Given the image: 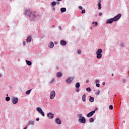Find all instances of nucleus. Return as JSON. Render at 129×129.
I'll return each instance as SVG.
<instances>
[{
    "mask_svg": "<svg viewBox=\"0 0 129 129\" xmlns=\"http://www.w3.org/2000/svg\"><path fill=\"white\" fill-rule=\"evenodd\" d=\"M79 10H83V8L81 6H79Z\"/></svg>",
    "mask_w": 129,
    "mask_h": 129,
    "instance_id": "obj_32",
    "label": "nucleus"
},
{
    "mask_svg": "<svg viewBox=\"0 0 129 129\" xmlns=\"http://www.w3.org/2000/svg\"><path fill=\"white\" fill-rule=\"evenodd\" d=\"M55 96H56V93L55 92V91L53 90L51 92H50V98L51 99H53V98H55Z\"/></svg>",
    "mask_w": 129,
    "mask_h": 129,
    "instance_id": "obj_5",
    "label": "nucleus"
},
{
    "mask_svg": "<svg viewBox=\"0 0 129 129\" xmlns=\"http://www.w3.org/2000/svg\"><path fill=\"white\" fill-rule=\"evenodd\" d=\"M99 93H100V91H98L97 95H98V94H99Z\"/></svg>",
    "mask_w": 129,
    "mask_h": 129,
    "instance_id": "obj_43",
    "label": "nucleus"
},
{
    "mask_svg": "<svg viewBox=\"0 0 129 129\" xmlns=\"http://www.w3.org/2000/svg\"><path fill=\"white\" fill-rule=\"evenodd\" d=\"M94 113H95V110L92 111L87 114V117H91V116H92Z\"/></svg>",
    "mask_w": 129,
    "mask_h": 129,
    "instance_id": "obj_8",
    "label": "nucleus"
},
{
    "mask_svg": "<svg viewBox=\"0 0 129 129\" xmlns=\"http://www.w3.org/2000/svg\"><path fill=\"white\" fill-rule=\"evenodd\" d=\"M122 81L123 83H124V82H125V79H123Z\"/></svg>",
    "mask_w": 129,
    "mask_h": 129,
    "instance_id": "obj_39",
    "label": "nucleus"
},
{
    "mask_svg": "<svg viewBox=\"0 0 129 129\" xmlns=\"http://www.w3.org/2000/svg\"><path fill=\"white\" fill-rule=\"evenodd\" d=\"M52 10H53V11H55V8H52Z\"/></svg>",
    "mask_w": 129,
    "mask_h": 129,
    "instance_id": "obj_44",
    "label": "nucleus"
},
{
    "mask_svg": "<svg viewBox=\"0 0 129 129\" xmlns=\"http://www.w3.org/2000/svg\"><path fill=\"white\" fill-rule=\"evenodd\" d=\"M47 117L49 118V119H52V118H54V114H52V113H47Z\"/></svg>",
    "mask_w": 129,
    "mask_h": 129,
    "instance_id": "obj_9",
    "label": "nucleus"
},
{
    "mask_svg": "<svg viewBox=\"0 0 129 129\" xmlns=\"http://www.w3.org/2000/svg\"><path fill=\"white\" fill-rule=\"evenodd\" d=\"M89 121L90 122H93V121H94V119H93V118H90Z\"/></svg>",
    "mask_w": 129,
    "mask_h": 129,
    "instance_id": "obj_21",
    "label": "nucleus"
},
{
    "mask_svg": "<svg viewBox=\"0 0 129 129\" xmlns=\"http://www.w3.org/2000/svg\"><path fill=\"white\" fill-rule=\"evenodd\" d=\"M32 41V37L31 36H28L27 38V41L28 42H31Z\"/></svg>",
    "mask_w": 129,
    "mask_h": 129,
    "instance_id": "obj_20",
    "label": "nucleus"
},
{
    "mask_svg": "<svg viewBox=\"0 0 129 129\" xmlns=\"http://www.w3.org/2000/svg\"><path fill=\"white\" fill-rule=\"evenodd\" d=\"M23 129H27V127H25Z\"/></svg>",
    "mask_w": 129,
    "mask_h": 129,
    "instance_id": "obj_48",
    "label": "nucleus"
},
{
    "mask_svg": "<svg viewBox=\"0 0 129 129\" xmlns=\"http://www.w3.org/2000/svg\"><path fill=\"white\" fill-rule=\"evenodd\" d=\"M98 10H101V4L100 3L98 4Z\"/></svg>",
    "mask_w": 129,
    "mask_h": 129,
    "instance_id": "obj_23",
    "label": "nucleus"
},
{
    "mask_svg": "<svg viewBox=\"0 0 129 129\" xmlns=\"http://www.w3.org/2000/svg\"><path fill=\"white\" fill-rule=\"evenodd\" d=\"M93 24H95L94 27H97V25H98V23H97V22H93L92 24L93 25Z\"/></svg>",
    "mask_w": 129,
    "mask_h": 129,
    "instance_id": "obj_26",
    "label": "nucleus"
},
{
    "mask_svg": "<svg viewBox=\"0 0 129 129\" xmlns=\"http://www.w3.org/2000/svg\"><path fill=\"white\" fill-rule=\"evenodd\" d=\"M60 12L61 13H65L66 12V8H62L60 9Z\"/></svg>",
    "mask_w": 129,
    "mask_h": 129,
    "instance_id": "obj_17",
    "label": "nucleus"
},
{
    "mask_svg": "<svg viewBox=\"0 0 129 129\" xmlns=\"http://www.w3.org/2000/svg\"><path fill=\"white\" fill-rule=\"evenodd\" d=\"M56 1H57V2H61V1L62 0H56Z\"/></svg>",
    "mask_w": 129,
    "mask_h": 129,
    "instance_id": "obj_46",
    "label": "nucleus"
},
{
    "mask_svg": "<svg viewBox=\"0 0 129 129\" xmlns=\"http://www.w3.org/2000/svg\"><path fill=\"white\" fill-rule=\"evenodd\" d=\"M49 47H50V48H53V47H54V43L51 42Z\"/></svg>",
    "mask_w": 129,
    "mask_h": 129,
    "instance_id": "obj_22",
    "label": "nucleus"
},
{
    "mask_svg": "<svg viewBox=\"0 0 129 129\" xmlns=\"http://www.w3.org/2000/svg\"><path fill=\"white\" fill-rule=\"evenodd\" d=\"M23 46H26V41H24L23 43Z\"/></svg>",
    "mask_w": 129,
    "mask_h": 129,
    "instance_id": "obj_36",
    "label": "nucleus"
},
{
    "mask_svg": "<svg viewBox=\"0 0 129 129\" xmlns=\"http://www.w3.org/2000/svg\"><path fill=\"white\" fill-rule=\"evenodd\" d=\"M78 54H81V50H78Z\"/></svg>",
    "mask_w": 129,
    "mask_h": 129,
    "instance_id": "obj_35",
    "label": "nucleus"
},
{
    "mask_svg": "<svg viewBox=\"0 0 129 129\" xmlns=\"http://www.w3.org/2000/svg\"><path fill=\"white\" fill-rule=\"evenodd\" d=\"M31 91H32V90H28L26 92V94H30L31 93Z\"/></svg>",
    "mask_w": 129,
    "mask_h": 129,
    "instance_id": "obj_24",
    "label": "nucleus"
},
{
    "mask_svg": "<svg viewBox=\"0 0 129 129\" xmlns=\"http://www.w3.org/2000/svg\"><path fill=\"white\" fill-rule=\"evenodd\" d=\"M96 86H97V87H100V84H96Z\"/></svg>",
    "mask_w": 129,
    "mask_h": 129,
    "instance_id": "obj_33",
    "label": "nucleus"
},
{
    "mask_svg": "<svg viewBox=\"0 0 129 129\" xmlns=\"http://www.w3.org/2000/svg\"><path fill=\"white\" fill-rule=\"evenodd\" d=\"M57 77H58V78H60V77H62V73L61 72H58L56 74Z\"/></svg>",
    "mask_w": 129,
    "mask_h": 129,
    "instance_id": "obj_13",
    "label": "nucleus"
},
{
    "mask_svg": "<svg viewBox=\"0 0 129 129\" xmlns=\"http://www.w3.org/2000/svg\"><path fill=\"white\" fill-rule=\"evenodd\" d=\"M59 28L60 30H62V28H61V26H59Z\"/></svg>",
    "mask_w": 129,
    "mask_h": 129,
    "instance_id": "obj_45",
    "label": "nucleus"
},
{
    "mask_svg": "<svg viewBox=\"0 0 129 129\" xmlns=\"http://www.w3.org/2000/svg\"><path fill=\"white\" fill-rule=\"evenodd\" d=\"M26 62L28 66H31V65H32V62L30 60H26Z\"/></svg>",
    "mask_w": 129,
    "mask_h": 129,
    "instance_id": "obj_14",
    "label": "nucleus"
},
{
    "mask_svg": "<svg viewBox=\"0 0 129 129\" xmlns=\"http://www.w3.org/2000/svg\"><path fill=\"white\" fill-rule=\"evenodd\" d=\"M9 95V94H7V96H8Z\"/></svg>",
    "mask_w": 129,
    "mask_h": 129,
    "instance_id": "obj_51",
    "label": "nucleus"
},
{
    "mask_svg": "<svg viewBox=\"0 0 129 129\" xmlns=\"http://www.w3.org/2000/svg\"><path fill=\"white\" fill-rule=\"evenodd\" d=\"M73 80V78H69L66 80V82L67 83H68V84H70V83L72 82Z\"/></svg>",
    "mask_w": 129,
    "mask_h": 129,
    "instance_id": "obj_10",
    "label": "nucleus"
},
{
    "mask_svg": "<svg viewBox=\"0 0 129 129\" xmlns=\"http://www.w3.org/2000/svg\"><path fill=\"white\" fill-rule=\"evenodd\" d=\"M12 102L13 104H17L19 102V99L17 97H13L12 98Z\"/></svg>",
    "mask_w": 129,
    "mask_h": 129,
    "instance_id": "obj_4",
    "label": "nucleus"
},
{
    "mask_svg": "<svg viewBox=\"0 0 129 129\" xmlns=\"http://www.w3.org/2000/svg\"><path fill=\"white\" fill-rule=\"evenodd\" d=\"M55 123H57V124H61V120L59 118H57L55 119Z\"/></svg>",
    "mask_w": 129,
    "mask_h": 129,
    "instance_id": "obj_12",
    "label": "nucleus"
},
{
    "mask_svg": "<svg viewBox=\"0 0 129 129\" xmlns=\"http://www.w3.org/2000/svg\"><path fill=\"white\" fill-rule=\"evenodd\" d=\"M57 3H56L55 2H53L51 4V6H55L56 5Z\"/></svg>",
    "mask_w": 129,
    "mask_h": 129,
    "instance_id": "obj_29",
    "label": "nucleus"
},
{
    "mask_svg": "<svg viewBox=\"0 0 129 129\" xmlns=\"http://www.w3.org/2000/svg\"><path fill=\"white\" fill-rule=\"evenodd\" d=\"M10 1H12V0H10Z\"/></svg>",
    "mask_w": 129,
    "mask_h": 129,
    "instance_id": "obj_52",
    "label": "nucleus"
},
{
    "mask_svg": "<svg viewBox=\"0 0 129 129\" xmlns=\"http://www.w3.org/2000/svg\"><path fill=\"white\" fill-rule=\"evenodd\" d=\"M112 76H113V74H112Z\"/></svg>",
    "mask_w": 129,
    "mask_h": 129,
    "instance_id": "obj_50",
    "label": "nucleus"
},
{
    "mask_svg": "<svg viewBox=\"0 0 129 129\" xmlns=\"http://www.w3.org/2000/svg\"><path fill=\"white\" fill-rule=\"evenodd\" d=\"M82 14H85V10H82Z\"/></svg>",
    "mask_w": 129,
    "mask_h": 129,
    "instance_id": "obj_34",
    "label": "nucleus"
},
{
    "mask_svg": "<svg viewBox=\"0 0 129 129\" xmlns=\"http://www.w3.org/2000/svg\"><path fill=\"white\" fill-rule=\"evenodd\" d=\"M79 91H80L79 88H77L76 92H79Z\"/></svg>",
    "mask_w": 129,
    "mask_h": 129,
    "instance_id": "obj_37",
    "label": "nucleus"
},
{
    "mask_svg": "<svg viewBox=\"0 0 129 129\" xmlns=\"http://www.w3.org/2000/svg\"><path fill=\"white\" fill-rule=\"evenodd\" d=\"M95 83H99V81L98 80H95Z\"/></svg>",
    "mask_w": 129,
    "mask_h": 129,
    "instance_id": "obj_31",
    "label": "nucleus"
},
{
    "mask_svg": "<svg viewBox=\"0 0 129 129\" xmlns=\"http://www.w3.org/2000/svg\"><path fill=\"white\" fill-rule=\"evenodd\" d=\"M121 17V14H119L117 15H116V16H115L113 19L114 22H116V21H117V20H119V19H120Z\"/></svg>",
    "mask_w": 129,
    "mask_h": 129,
    "instance_id": "obj_7",
    "label": "nucleus"
},
{
    "mask_svg": "<svg viewBox=\"0 0 129 129\" xmlns=\"http://www.w3.org/2000/svg\"><path fill=\"white\" fill-rule=\"evenodd\" d=\"M102 85H105V82H103Z\"/></svg>",
    "mask_w": 129,
    "mask_h": 129,
    "instance_id": "obj_42",
    "label": "nucleus"
},
{
    "mask_svg": "<svg viewBox=\"0 0 129 129\" xmlns=\"http://www.w3.org/2000/svg\"><path fill=\"white\" fill-rule=\"evenodd\" d=\"M82 99L83 101L85 102V100H86V95L84 94L82 96Z\"/></svg>",
    "mask_w": 129,
    "mask_h": 129,
    "instance_id": "obj_15",
    "label": "nucleus"
},
{
    "mask_svg": "<svg viewBox=\"0 0 129 129\" xmlns=\"http://www.w3.org/2000/svg\"><path fill=\"white\" fill-rule=\"evenodd\" d=\"M25 15H26V16H28V17H32V18H35L36 17V15L33 13V11L30 10H27L25 13Z\"/></svg>",
    "mask_w": 129,
    "mask_h": 129,
    "instance_id": "obj_1",
    "label": "nucleus"
},
{
    "mask_svg": "<svg viewBox=\"0 0 129 129\" xmlns=\"http://www.w3.org/2000/svg\"><path fill=\"white\" fill-rule=\"evenodd\" d=\"M60 44H61V45H62L63 46H65V45H66L67 43H66V41H65L64 40H61L60 41Z\"/></svg>",
    "mask_w": 129,
    "mask_h": 129,
    "instance_id": "obj_16",
    "label": "nucleus"
},
{
    "mask_svg": "<svg viewBox=\"0 0 129 129\" xmlns=\"http://www.w3.org/2000/svg\"><path fill=\"white\" fill-rule=\"evenodd\" d=\"M78 116L79 118L78 121L81 123H85L86 122V119L85 117L82 116V114H78Z\"/></svg>",
    "mask_w": 129,
    "mask_h": 129,
    "instance_id": "obj_2",
    "label": "nucleus"
},
{
    "mask_svg": "<svg viewBox=\"0 0 129 129\" xmlns=\"http://www.w3.org/2000/svg\"><path fill=\"white\" fill-rule=\"evenodd\" d=\"M40 120V119L39 118H36V121H39Z\"/></svg>",
    "mask_w": 129,
    "mask_h": 129,
    "instance_id": "obj_40",
    "label": "nucleus"
},
{
    "mask_svg": "<svg viewBox=\"0 0 129 129\" xmlns=\"http://www.w3.org/2000/svg\"><path fill=\"white\" fill-rule=\"evenodd\" d=\"M2 74H0V77H2Z\"/></svg>",
    "mask_w": 129,
    "mask_h": 129,
    "instance_id": "obj_47",
    "label": "nucleus"
},
{
    "mask_svg": "<svg viewBox=\"0 0 129 129\" xmlns=\"http://www.w3.org/2000/svg\"><path fill=\"white\" fill-rule=\"evenodd\" d=\"M89 101H90V102H93V101H94V98L91 97V96H90Z\"/></svg>",
    "mask_w": 129,
    "mask_h": 129,
    "instance_id": "obj_19",
    "label": "nucleus"
},
{
    "mask_svg": "<svg viewBox=\"0 0 129 129\" xmlns=\"http://www.w3.org/2000/svg\"><path fill=\"white\" fill-rule=\"evenodd\" d=\"M86 91H88L89 92H90V91H91V89H90V88H87L86 89Z\"/></svg>",
    "mask_w": 129,
    "mask_h": 129,
    "instance_id": "obj_27",
    "label": "nucleus"
},
{
    "mask_svg": "<svg viewBox=\"0 0 129 129\" xmlns=\"http://www.w3.org/2000/svg\"><path fill=\"white\" fill-rule=\"evenodd\" d=\"M86 83H88L89 82V80H87L86 81Z\"/></svg>",
    "mask_w": 129,
    "mask_h": 129,
    "instance_id": "obj_41",
    "label": "nucleus"
},
{
    "mask_svg": "<svg viewBox=\"0 0 129 129\" xmlns=\"http://www.w3.org/2000/svg\"><path fill=\"white\" fill-rule=\"evenodd\" d=\"M101 53H102V49H98L96 51V54L98 59H101L102 58V54Z\"/></svg>",
    "mask_w": 129,
    "mask_h": 129,
    "instance_id": "obj_3",
    "label": "nucleus"
},
{
    "mask_svg": "<svg viewBox=\"0 0 129 129\" xmlns=\"http://www.w3.org/2000/svg\"><path fill=\"white\" fill-rule=\"evenodd\" d=\"M109 109H113V106L110 105L109 107Z\"/></svg>",
    "mask_w": 129,
    "mask_h": 129,
    "instance_id": "obj_30",
    "label": "nucleus"
},
{
    "mask_svg": "<svg viewBox=\"0 0 129 129\" xmlns=\"http://www.w3.org/2000/svg\"><path fill=\"white\" fill-rule=\"evenodd\" d=\"M114 21V19L113 18H111L106 21V24H112L113 23V21Z\"/></svg>",
    "mask_w": 129,
    "mask_h": 129,
    "instance_id": "obj_11",
    "label": "nucleus"
},
{
    "mask_svg": "<svg viewBox=\"0 0 129 129\" xmlns=\"http://www.w3.org/2000/svg\"><path fill=\"white\" fill-rule=\"evenodd\" d=\"M35 122L33 120L29 121V124H34Z\"/></svg>",
    "mask_w": 129,
    "mask_h": 129,
    "instance_id": "obj_28",
    "label": "nucleus"
},
{
    "mask_svg": "<svg viewBox=\"0 0 129 129\" xmlns=\"http://www.w3.org/2000/svg\"><path fill=\"white\" fill-rule=\"evenodd\" d=\"M75 87H76V88H80V83H77L76 84Z\"/></svg>",
    "mask_w": 129,
    "mask_h": 129,
    "instance_id": "obj_18",
    "label": "nucleus"
},
{
    "mask_svg": "<svg viewBox=\"0 0 129 129\" xmlns=\"http://www.w3.org/2000/svg\"><path fill=\"white\" fill-rule=\"evenodd\" d=\"M99 16H102V13L100 12V13H99Z\"/></svg>",
    "mask_w": 129,
    "mask_h": 129,
    "instance_id": "obj_38",
    "label": "nucleus"
},
{
    "mask_svg": "<svg viewBox=\"0 0 129 129\" xmlns=\"http://www.w3.org/2000/svg\"><path fill=\"white\" fill-rule=\"evenodd\" d=\"M6 101H10V100H11V98H10V97H6Z\"/></svg>",
    "mask_w": 129,
    "mask_h": 129,
    "instance_id": "obj_25",
    "label": "nucleus"
},
{
    "mask_svg": "<svg viewBox=\"0 0 129 129\" xmlns=\"http://www.w3.org/2000/svg\"><path fill=\"white\" fill-rule=\"evenodd\" d=\"M59 4H60V3H59V2L57 3V5H59Z\"/></svg>",
    "mask_w": 129,
    "mask_h": 129,
    "instance_id": "obj_49",
    "label": "nucleus"
},
{
    "mask_svg": "<svg viewBox=\"0 0 129 129\" xmlns=\"http://www.w3.org/2000/svg\"><path fill=\"white\" fill-rule=\"evenodd\" d=\"M36 110H37V111L39 112V113H41L42 116H45V113H44V111H43V110H42L40 107H37L36 108Z\"/></svg>",
    "mask_w": 129,
    "mask_h": 129,
    "instance_id": "obj_6",
    "label": "nucleus"
}]
</instances>
